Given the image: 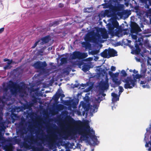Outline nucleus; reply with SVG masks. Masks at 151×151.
Listing matches in <instances>:
<instances>
[{
    "mask_svg": "<svg viewBox=\"0 0 151 151\" xmlns=\"http://www.w3.org/2000/svg\"><path fill=\"white\" fill-rule=\"evenodd\" d=\"M104 14L105 16H106L108 17H110L112 16L113 14L109 10L106 9L105 11Z\"/></svg>",
    "mask_w": 151,
    "mask_h": 151,
    "instance_id": "obj_18",
    "label": "nucleus"
},
{
    "mask_svg": "<svg viewBox=\"0 0 151 151\" xmlns=\"http://www.w3.org/2000/svg\"><path fill=\"white\" fill-rule=\"evenodd\" d=\"M97 51H92V54L93 55H95V54H97Z\"/></svg>",
    "mask_w": 151,
    "mask_h": 151,
    "instance_id": "obj_58",
    "label": "nucleus"
},
{
    "mask_svg": "<svg viewBox=\"0 0 151 151\" xmlns=\"http://www.w3.org/2000/svg\"><path fill=\"white\" fill-rule=\"evenodd\" d=\"M100 93L101 94L102 96L104 97L106 96V94L104 93V92H102V91H101L100 92Z\"/></svg>",
    "mask_w": 151,
    "mask_h": 151,
    "instance_id": "obj_52",
    "label": "nucleus"
},
{
    "mask_svg": "<svg viewBox=\"0 0 151 151\" xmlns=\"http://www.w3.org/2000/svg\"><path fill=\"white\" fill-rule=\"evenodd\" d=\"M80 1V0H76L75 1V2L76 4H77Z\"/></svg>",
    "mask_w": 151,
    "mask_h": 151,
    "instance_id": "obj_61",
    "label": "nucleus"
},
{
    "mask_svg": "<svg viewBox=\"0 0 151 151\" xmlns=\"http://www.w3.org/2000/svg\"><path fill=\"white\" fill-rule=\"evenodd\" d=\"M84 63L83 61H78L77 64L78 66L79 67L81 68V66L83 65V64H84Z\"/></svg>",
    "mask_w": 151,
    "mask_h": 151,
    "instance_id": "obj_37",
    "label": "nucleus"
},
{
    "mask_svg": "<svg viewBox=\"0 0 151 151\" xmlns=\"http://www.w3.org/2000/svg\"><path fill=\"white\" fill-rule=\"evenodd\" d=\"M38 145L40 146V147H32L33 151H42L44 149V147L42 146L41 143H38Z\"/></svg>",
    "mask_w": 151,
    "mask_h": 151,
    "instance_id": "obj_14",
    "label": "nucleus"
},
{
    "mask_svg": "<svg viewBox=\"0 0 151 151\" xmlns=\"http://www.w3.org/2000/svg\"><path fill=\"white\" fill-rule=\"evenodd\" d=\"M109 85L108 82L105 81H101L99 84V88L101 91L104 92V91L107 89L109 87Z\"/></svg>",
    "mask_w": 151,
    "mask_h": 151,
    "instance_id": "obj_8",
    "label": "nucleus"
},
{
    "mask_svg": "<svg viewBox=\"0 0 151 151\" xmlns=\"http://www.w3.org/2000/svg\"><path fill=\"white\" fill-rule=\"evenodd\" d=\"M106 39L108 38V35L107 31L105 28H100L96 30V32L93 31L88 33L85 39L86 41L96 43L98 42H103L101 39Z\"/></svg>",
    "mask_w": 151,
    "mask_h": 151,
    "instance_id": "obj_2",
    "label": "nucleus"
},
{
    "mask_svg": "<svg viewBox=\"0 0 151 151\" xmlns=\"http://www.w3.org/2000/svg\"><path fill=\"white\" fill-rule=\"evenodd\" d=\"M82 44V45H84V46L86 48L88 47V46L90 45V43H89L85 42H83Z\"/></svg>",
    "mask_w": 151,
    "mask_h": 151,
    "instance_id": "obj_39",
    "label": "nucleus"
},
{
    "mask_svg": "<svg viewBox=\"0 0 151 151\" xmlns=\"http://www.w3.org/2000/svg\"><path fill=\"white\" fill-rule=\"evenodd\" d=\"M117 1L116 0H111V4L109 6V10L111 11V12L114 14H115V8L114 6L112 4H114V3L115 4Z\"/></svg>",
    "mask_w": 151,
    "mask_h": 151,
    "instance_id": "obj_12",
    "label": "nucleus"
},
{
    "mask_svg": "<svg viewBox=\"0 0 151 151\" xmlns=\"http://www.w3.org/2000/svg\"><path fill=\"white\" fill-rule=\"evenodd\" d=\"M70 57L72 60H74L76 59H81V52L75 51L71 55Z\"/></svg>",
    "mask_w": 151,
    "mask_h": 151,
    "instance_id": "obj_9",
    "label": "nucleus"
},
{
    "mask_svg": "<svg viewBox=\"0 0 151 151\" xmlns=\"http://www.w3.org/2000/svg\"><path fill=\"white\" fill-rule=\"evenodd\" d=\"M112 81L114 83L117 85V86H119L121 83V82L119 81H118V78H112Z\"/></svg>",
    "mask_w": 151,
    "mask_h": 151,
    "instance_id": "obj_23",
    "label": "nucleus"
},
{
    "mask_svg": "<svg viewBox=\"0 0 151 151\" xmlns=\"http://www.w3.org/2000/svg\"><path fill=\"white\" fill-rule=\"evenodd\" d=\"M8 87L10 89L11 93L13 94L23 92L24 90L22 86H20L17 83L11 81H9V83L8 85Z\"/></svg>",
    "mask_w": 151,
    "mask_h": 151,
    "instance_id": "obj_3",
    "label": "nucleus"
},
{
    "mask_svg": "<svg viewBox=\"0 0 151 151\" xmlns=\"http://www.w3.org/2000/svg\"><path fill=\"white\" fill-rule=\"evenodd\" d=\"M147 81H148L149 82V83L150 84H151V76L150 77H149L148 76H147Z\"/></svg>",
    "mask_w": 151,
    "mask_h": 151,
    "instance_id": "obj_45",
    "label": "nucleus"
},
{
    "mask_svg": "<svg viewBox=\"0 0 151 151\" xmlns=\"http://www.w3.org/2000/svg\"><path fill=\"white\" fill-rule=\"evenodd\" d=\"M59 24V22L57 21H55L52 23H50L49 24V26L51 27H55Z\"/></svg>",
    "mask_w": 151,
    "mask_h": 151,
    "instance_id": "obj_25",
    "label": "nucleus"
},
{
    "mask_svg": "<svg viewBox=\"0 0 151 151\" xmlns=\"http://www.w3.org/2000/svg\"><path fill=\"white\" fill-rule=\"evenodd\" d=\"M4 28L2 27L0 29V34L2 33L4 30Z\"/></svg>",
    "mask_w": 151,
    "mask_h": 151,
    "instance_id": "obj_53",
    "label": "nucleus"
},
{
    "mask_svg": "<svg viewBox=\"0 0 151 151\" xmlns=\"http://www.w3.org/2000/svg\"><path fill=\"white\" fill-rule=\"evenodd\" d=\"M20 137L23 138L24 142L23 144L24 147L26 148H28L29 145L27 143L30 145H32L35 142V139H34L33 137L27 136V137H24V132L22 130L20 131Z\"/></svg>",
    "mask_w": 151,
    "mask_h": 151,
    "instance_id": "obj_5",
    "label": "nucleus"
},
{
    "mask_svg": "<svg viewBox=\"0 0 151 151\" xmlns=\"http://www.w3.org/2000/svg\"><path fill=\"white\" fill-rule=\"evenodd\" d=\"M98 109V106L97 104H94L92 107H91L90 109L91 111H92V112H95L97 111H95V109Z\"/></svg>",
    "mask_w": 151,
    "mask_h": 151,
    "instance_id": "obj_24",
    "label": "nucleus"
},
{
    "mask_svg": "<svg viewBox=\"0 0 151 151\" xmlns=\"http://www.w3.org/2000/svg\"><path fill=\"white\" fill-rule=\"evenodd\" d=\"M71 102V101L66 100L65 101L64 104L67 106H71L72 104Z\"/></svg>",
    "mask_w": 151,
    "mask_h": 151,
    "instance_id": "obj_32",
    "label": "nucleus"
},
{
    "mask_svg": "<svg viewBox=\"0 0 151 151\" xmlns=\"http://www.w3.org/2000/svg\"><path fill=\"white\" fill-rule=\"evenodd\" d=\"M109 50L105 49L101 53V55L104 58H108L109 56Z\"/></svg>",
    "mask_w": 151,
    "mask_h": 151,
    "instance_id": "obj_15",
    "label": "nucleus"
},
{
    "mask_svg": "<svg viewBox=\"0 0 151 151\" xmlns=\"http://www.w3.org/2000/svg\"><path fill=\"white\" fill-rule=\"evenodd\" d=\"M133 72L134 73H138V71H136L135 69L133 70Z\"/></svg>",
    "mask_w": 151,
    "mask_h": 151,
    "instance_id": "obj_60",
    "label": "nucleus"
},
{
    "mask_svg": "<svg viewBox=\"0 0 151 151\" xmlns=\"http://www.w3.org/2000/svg\"><path fill=\"white\" fill-rule=\"evenodd\" d=\"M87 8L85 9H84V12H88L86 10H87Z\"/></svg>",
    "mask_w": 151,
    "mask_h": 151,
    "instance_id": "obj_62",
    "label": "nucleus"
},
{
    "mask_svg": "<svg viewBox=\"0 0 151 151\" xmlns=\"http://www.w3.org/2000/svg\"><path fill=\"white\" fill-rule=\"evenodd\" d=\"M37 99L35 97H34V98L32 100V101L33 103H36L37 102Z\"/></svg>",
    "mask_w": 151,
    "mask_h": 151,
    "instance_id": "obj_44",
    "label": "nucleus"
},
{
    "mask_svg": "<svg viewBox=\"0 0 151 151\" xmlns=\"http://www.w3.org/2000/svg\"><path fill=\"white\" fill-rule=\"evenodd\" d=\"M64 106L62 104H59L56 106V109L58 111L63 110L64 108Z\"/></svg>",
    "mask_w": 151,
    "mask_h": 151,
    "instance_id": "obj_26",
    "label": "nucleus"
},
{
    "mask_svg": "<svg viewBox=\"0 0 151 151\" xmlns=\"http://www.w3.org/2000/svg\"><path fill=\"white\" fill-rule=\"evenodd\" d=\"M48 145L50 147H52L53 144L50 141Z\"/></svg>",
    "mask_w": 151,
    "mask_h": 151,
    "instance_id": "obj_50",
    "label": "nucleus"
},
{
    "mask_svg": "<svg viewBox=\"0 0 151 151\" xmlns=\"http://www.w3.org/2000/svg\"><path fill=\"white\" fill-rule=\"evenodd\" d=\"M111 69L112 71H115L116 70V67L114 66H112L111 67Z\"/></svg>",
    "mask_w": 151,
    "mask_h": 151,
    "instance_id": "obj_47",
    "label": "nucleus"
},
{
    "mask_svg": "<svg viewBox=\"0 0 151 151\" xmlns=\"http://www.w3.org/2000/svg\"><path fill=\"white\" fill-rule=\"evenodd\" d=\"M12 62L13 60L12 59L8 62L7 63V64L4 67V69L6 70L10 69L12 67V66H11V65L12 63Z\"/></svg>",
    "mask_w": 151,
    "mask_h": 151,
    "instance_id": "obj_17",
    "label": "nucleus"
},
{
    "mask_svg": "<svg viewBox=\"0 0 151 151\" xmlns=\"http://www.w3.org/2000/svg\"><path fill=\"white\" fill-rule=\"evenodd\" d=\"M47 65V64L45 61L43 62L38 61L35 63L33 66L36 69L43 70H45V68Z\"/></svg>",
    "mask_w": 151,
    "mask_h": 151,
    "instance_id": "obj_6",
    "label": "nucleus"
},
{
    "mask_svg": "<svg viewBox=\"0 0 151 151\" xmlns=\"http://www.w3.org/2000/svg\"><path fill=\"white\" fill-rule=\"evenodd\" d=\"M109 74L112 77V78H117V77L119 75V73L117 72L115 73H114L111 71L109 72Z\"/></svg>",
    "mask_w": 151,
    "mask_h": 151,
    "instance_id": "obj_19",
    "label": "nucleus"
},
{
    "mask_svg": "<svg viewBox=\"0 0 151 151\" xmlns=\"http://www.w3.org/2000/svg\"><path fill=\"white\" fill-rule=\"evenodd\" d=\"M5 151H12V150L10 149H9L6 150Z\"/></svg>",
    "mask_w": 151,
    "mask_h": 151,
    "instance_id": "obj_63",
    "label": "nucleus"
},
{
    "mask_svg": "<svg viewBox=\"0 0 151 151\" xmlns=\"http://www.w3.org/2000/svg\"><path fill=\"white\" fill-rule=\"evenodd\" d=\"M53 99L55 101H58L59 98V96L58 94L55 95L54 96Z\"/></svg>",
    "mask_w": 151,
    "mask_h": 151,
    "instance_id": "obj_36",
    "label": "nucleus"
},
{
    "mask_svg": "<svg viewBox=\"0 0 151 151\" xmlns=\"http://www.w3.org/2000/svg\"><path fill=\"white\" fill-rule=\"evenodd\" d=\"M88 55L87 53H82L81 52V59L85 58L87 57Z\"/></svg>",
    "mask_w": 151,
    "mask_h": 151,
    "instance_id": "obj_31",
    "label": "nucleus"
},
{
    "mask_svg": "<svg viewBox=\"0 0 151 151\" xmlns=\"http://www.w3.org/2000/svg\"><path fill=\"white\" fill-rule=\"evenodd\" d=\"M121 74V76L124 77H126L127 76V73H126L125 70H122Z\"/></svg>",
    "mask_w": 151,
    "mask_h": 151,
    "instance_id": "obj_34",
    "label": "nucleus"
},
{
    "mask_svg": "<svg viewBox=\"0 0 151 151\" xmlns=\"http://www.w3.org/2000/svg\"><path fill=\"white\" fill-rule=\"evenodd\" d=\"M10 60L9 59H8L7 58H4L3 60V61L4 62H6V61H8V62Z\"/></svg>",
    "mask_w": 151,
    "mask_h": 151,
    "instance_id": "obj_56",
    "label": "nucleus"
},
{
    "mask_svg": "<svg viewBox=\"0 0 151 151\" xmlns=\"http://www.w3.org/2000/svg\"><path fill=\"white\" fill-rule=\"evenodd\" d=\"M42 41L40 44L43 45L48 43L50 40V36L49 35L46 36L41 39Z\"/></svg>",
    "mask_w": 151,
    "mask_h": 151,
    "instance_id": "obj_13",
    "label": "nucleus"
},
{
    "mask_svg": "<svg viewBox=\"0 0 151 151\" xmlns=\"http://www.w3.org/2000/svg\"><path fill=\"white\" fill-rule=\"evenodd\" d=\"M111 95L113 97V99L114 100L116 101H118L119 99V96L117 95L114 92L111 93Z\"/></svg>",
    "mask_w": 151,
    "mask_h": 151,
    "instance_id": "obj_20",
    "label": "nucleus"
},
{
    "mask_svg": "<svg viewBox=\"0 0 151 151\" xmlns=\"http://www.w3.org/2000/svg\"><path fill=\"white\" fill-rule=\"evenodd\" d=\"M112 81L114 83L117 85V86H119L121 83V82L119 81H118V78H112Z\"/></svg>",
    "mask_w": 151,
    "mask_h": 151,
    "instance_id": "obj_22",
    "label": "nucleus"
},
{
    "mask_svg": "<svg viewBox=\"0 0 151 151\" xmlns=\"http://www.w3.org/2000/svg\"><path fill=\"white\" fill-rule=\"evenodd\" d=\"M40 40H39L37 41L36 42L32 47V48H34L37 46L38 43L40 42Z\"/></svg>",
    "mask_w": 151,
    "mask_h": 151,
    "instance_id": "obj_40",
    "label": "nucleus"
},
{
    "mask_svg": "<svg viewBox=\"0 0 151 151\" xmlns=\"http://www.w3.org/2000/svg\"><path fill=\"white\" fill-rule=\"evenodd\" d=\"M82 70L84 72H86L89 69V65L88 64L84 63L82 66Z\"/></svg>",
    "mask_w": 151,
    "mask_h": 151,
    "instance_id": "obj_16",
    "label": "nucleus"
},
{
    "mask_svg": "<svg viewBox=\"0 0 151 151\" xmlns=\"http://www.w3.org/2000/svg\"><path fill=\"white\" fill-rule=\"evenodd\" d=\"M147 63L148 65H151V58L148 57L147 60Z\"/></svg>",
    "mask_w": 151,
    "mask_h": 151,
    "instance_id": "obj_43",
    "label": "nucleus"
},
{
    "mask_svg": "<svg viewBox=\"0 0 151 151\" xmlns=\"http://www.w3.org/2000/svg\"><path fill=\"white\" fill-rule=\"evenodd\" d=\"M109 56L108 58L110 57H114L117 55V52L113 49H109Z\"/></svg>",
    "mask_w": 151,
    "mask_h": 151,
    "instance_id": "obj_11",
    "label": "nucleus"
},
{
    "mask_svg": "<svg viewBox=\"0 0 151 151\" xmlns=\"http://www.w3.org/2000/svg\"><path fill=\"white\" fill-rule=\"evenodd\" d=\"M111 4V3H104L102 4V5L104 6V8H108L109 7L110 5Z\"/></svg>",
    "mask_w": 151,
    "mask_h": 151,
    "instance_id": "obj_38",
    "label": "nucleus"
},
{
    "mask_svg": "<svg viewBox=\"0 0 151 151\" xmlns=\"http://www.w3.org/2000/svg\"><path fill=\"white\" fill-rule=\"evenodd\" d=\"M60 61L62 64L66 63L67 62V58H62L61 59Z\"/></svg>",
    "mask_w": 151,
    "mask_h": 151,
    "instance_id": "obj_33",
    "label": "nucleus"
},
{
    "mask_svg": "<svg viewBox=\"0 0 151 151\" xmlns=\"http://www.w3.org/2000/svg\"><path fill=\"white\" fill-rule=\"evenodd\" d=\"M132 76L134 77L133 79H135V80L142 77V75L139 74H137L135 76L134 74H133Z\"/></svg>",
    "mask_w": 151,
    "mask_h": 151,
    "instance_id": "obj_28",
    "label": "nucleus"
},
{
    "mask_svg": "<svg viewBox=\"0 0 151 151\" xmlns=\"http://www.w3.org/2000/svg\"><path fill=\"white\" fill-rule=\"evenodd\" d=\"M123 5L120 4H118L117 6H114L115 13L116 12H117V14L118 15H120L121 14V13L119 12V11H121L123 9Z\"/></svg>",
    "mask_w": 151,
    "mask_h": 151,
    "instance_id": "obj_10",
    "label": "nucleus"
},
{
    "mask_svg": "<svg viewBox=\"0 0 151 151\" xmlns=\"http://www.w3.org/2000/svg\"><path fill=\"white\" fill-rule=\"evenodd\" d=\"M134 9L136 10V12H137L139 10V7L138 6H135L134 8Z\"/></svg>",
    "mask_w": 151,
    "mask_h": 151,
    "instance_id": "obj_48",
    "label": "nucleus"
},
{
    "mask_svg": "<svg viewBox=\"0 0 151 151\" xmlns=\"http://www.w3.org/2000/svg\"><path fill=\"white\" fill-rule=\"evenodd\" d=\"M122 81L125 83L124 87L125 89H131L136 85L137 80L133 79L131 77L128 76L126 78L122 80Z\"/></svg>",
    "mask_w": 151,
    "mask_h": 151,
    "instance_id": "obj_4",
    "label": "nucleus"
},
{
    "mask_svg": "<svg viewBox=\"0 0 151 151\" xmlns=\"http://www.w3.org/2000/svg\"><path fill=\"white\" fill-rule=\"evenodd\" d=\"M142 3H146L147 2V0H139Z\"/></svg>",
    "mask_w": 151,
    "mask_h": 151,
    "instance_id": "obj_57",
    "label": "nucleus"
},
{
    "mask_svg": "<svg viewBox=\"0 0 151 151\" xmlns=\"http://www.w3.org/2000/svg\"><path fill=\"white\" fill-rule=\"evenodd\" d=\"M131 31L132 33H135L139 32L141 30L138 25L134 22H132L130 24Z\"/></svg>",
    "mask_w": 151,
    "mask_h": 151,
    "instance_id": "obj_7",
    "label": "nucleus"
},
{
    "mask_svg": "<svg viewBox=\"0 0 151 151\" xmlns=\"http://www.w3.org/2000/svg\"><path fill=\"white\" fill-rule=\"evenodd\" d=\"M59 96V97L60 96H61V98H63L65 96V95L64 94H62L60 93H58Z\"/></svg>",
    "mask_w": 151,
    "mask_h": 151,
    "instance_id": "obj_46",
    "label": "nucleus"
},
{
    "mask_svg": "<svg viewBox=\"0 0 151 151\" xmlns=\"http://www.w3.org/2000/svg\"><path fill=\"white\" fill-rule=\"evenodd\" d=\"M149 143L150 145H151V146L149 147V148L148 149V150H150V151H151V142H149Z\"/></svg>",
    "mask_w": 151,
    "mask_h": 151,
    "instance_id": "obj_59",
    "label": "nucleus"
},
{
    "mask_svg": "<svg viewBox=\"0 0 151 151\" xmlns=\"http://www.w3.org/2000/svg\"><path fill=\"white\" fill-rule=\"evenodd\" d=\"M112 24L114 28H118L119 27V23L116 20L113 21L112 23Z\"/></svg>",
    "mask_w": 151,
    "mask_h": 151,
    "instance_id": "obj_27",
    "label": "nucleus"
},
{
    "mask_svg": "<svg viewBox=\"0 0 151 151\" xmlns=\"http://www.w3.org/2000/svg\"><path fill=\"white\" fill-rule=\"evenodd\" d=\"M119 93H122L124 91L122 87L121 86H119Z\"/></svg>",
    "mask_w": 151,
    "mask_h": 151,
    "instance_id": "obj_42",
    "label": "nucleus"
},
{
    "mask_svg": "<svg viewBox=\"0 0 151 151\" xmlns=\"http://www.w3.org/2000/svg\"><path fill=\"white\" fill-rule=\"evenodd\" d=\"M147 80H148L147 77L145 78V80H144V81H141L140 83L141 84H143L146 83V85L148 86H149L150 85L151 86V83L150 84L149 83H149V82H148V81Z\"/></svg>",
    "mask_w": 151,
    "mask_h": 151,
    "instance_id": "obj_21",
    "label": "nucleus"
},
{
    "mask_svg": "<svg viewBox=\"0 0 151 151\" xmlns=\"http://www.w3.org/2000/svg\"><path fill=\"white\" fill-rule=\"evenodd\" d=\"M134 46H135V47L136 48L139 47L138 44L137 43H135Z\"/></svg>",
    "mask_w": 151,
    "mask_h": 151,
    "instance_id": "obj_54",
    "label": "nucleus"
},
{
    "mask_svg": "<svg viewBox=\"0 0 151 151\" xmlns=\"http://www.w3.org/2000/svg\"><path fill=\"white\" fill-rule=\"evenodd\" d=\"M69 123L73 125H77L79 124V125L77 126L73 129H72L70 131L67 132V134H65L64 137L65 139H66L68 137H70L71 139H74L75 138V135L77 132L81 135L80 137L81 140L84 141L88 138V136L93 141V143L96 144L98 142V139L96 137L95 135V131L92 129L91 131L93 134L90 131V127L89 125L87 123L86 124V129H83V127L81 125V122L80 121V124L78 122L75 121L73 118L71 117L68 120Z\"/></svg>",
    "mask_w": 151,
    "mask_h": 151,
    "instance_id": "obj_1",
    "label": "nucleus"
},
{
    "mask_svg": "<svg viewBox=\"0 0 151 151\" xmlns=\"http://www.w3.org/2000/svg\"><path fill=\"white\" fill-rule=\"evenodd\" d=\"M147 71V69L144 68L143 70L141 71L140 74L142 75V76L144 77V78L145 77V74Z\"/></svg>",
    "mask_w": 151,
    "mask_h": 151,
    "instance_id": "obj_30",
    "label": "nucleus"
},
{
    "mask_svg": "<svg viewBox=\"0 0 151 151\" xmlns=\"http://www.w3.org/2000/svg\"><path fill=\"white\" fill-rule=\"evenodd\" d=\"M70 145L71 147H73L74 145V144L73 143H70Z\"/></svg>",
    "mask_w": 151,
    "mask_h": 151,
    "instance_id": "obj_64",
    "label": "nucleus"
},
{
    "mask_svg": "<svg viewBox=\"0 0 151 151\" xmlns=\"http://www.w3.org/2000/svg\"><path fill=\"white\" fill-rule=\"evenodd\" d=\"M64 4L61 3H60L58 4V6L60 8L63 7L64 6Z\"/></svg>",
    "mask_w": 151,
    "mask_h": 151,
    "instance_id": "obj_51",
    "label": "nucleus"
},
{
    "mask_svg": "<svg viewBox=\"0 0 151 151\" xmlns=\"http://www.w3.org/2000/svg\"><path fill=\"white\" fill-rule=\"evenodd\" d=\"M14 141L16 142L19 143L20 141L21 140L19 139H14Z\"/></svg>",
    "mask_w": 151,
    "mask_h": 151,
    "instance_id": "obj_49",
    "label": "nucleus"
},
{
    "mask_svg": "<svg viewBox=\"0 0 151 151\" xmlns=\"http://www.w3.org/2000/svg\"><path fill=\"white\" fill-rule=\"evenodd\" d=\"M141 51V49L140 48H135L134 50L135 53L136 54H139L140 53Z\"/></svg>",
    "mask_w": 151,
    "mask_h": 151,
    "instance_id": "obj_35",
    "label": "nucleus"
},
{
    "mask_svg": "<svg viewBox=\"0 0 151 151\" xmlns=\"http://www.w3.org/2000/svg\"><path fill=\"white\" fill-rule=\"evenodd\" d=\"M114 27L113 25L111 24H109L108 25V29L110 32H112L113 31Z\"/></svg>",
    "mask_w": 151,
    "mask_h": 151,
    "instance_id": "obj_29",
    "label": "nucleus"
},
{
    "mask_svg": "<svg viewBox=\"0 0 151 151\" xmlns=\"http://www.w3.org/2000/svg\"><path fill=\"white\" fill-rule=\"evenodd\" d=\"M70 144V143L69 142H68L67 143H65L64 144V145L65 146V147L66 148H69V146Z\"/></svg>",
    "mask_w": 151,
    "mask_h": 151,
    "instance_id": "obj_41",
    "label": "nucleus"
},
{
    "mask_svg": "<svg viewBox=\"0 0 151 151\" xmlns=\"http://www.w3.org/2000/svg\"><path fill=\"white\" fill-rule=\"evenodd\" d=\"M80 86V84L79 83L75 84L74 85V87H75L78 88Z\"/></svg>",
    "mask_w": 151,
    "mask_h": 151,
    "instance_id": "obj_55",
    "label": "nucleus"
}]
</instances>
